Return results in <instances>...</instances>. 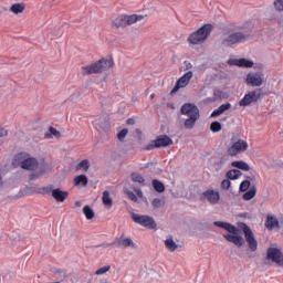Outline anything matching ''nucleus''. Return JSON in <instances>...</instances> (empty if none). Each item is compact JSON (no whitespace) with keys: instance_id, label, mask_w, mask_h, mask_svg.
Here are the masks:
<instances>
[{"instance_id":"1","label":"nucleus","mask_w":283,"mask_h":283,"mask_svg":"<svg viewBox=\"0 0 283 283\" xmlns=\"http://www.w3.org/2000/svg\"><path fill=\"white\" fill-rule=\"evenodd\" d=\"M114 67V59L102 57L101 60L92 63L91 65L82 66V76H88L91 74H103L107 70Z\"/></svg>"},{"instance_id":"61","label":"nucleus","mask_w":283,"mask_h":283,"mask_svg":"<svg viewBox=\"0 0 283 283\" xmlns=\"http://www.w3.org/2000/svg\"><path fill=\"white\" fill-rule=\"evenodd\" d=\"M137 191V196H143V191L140 190H136Z\"/></svg>"},{"instance_id":"40","label":"nucleus","mask_w":283,"mask_h":283,"mask_svg":"<svg viewBox=\"0 0 283 283\" xmlns=\"http://www.w3.org/2000/svg\"><path fill=\"white\" fill-rule=\"evenodd\" d=\"M127 134H129V129H127V128L122 129L117 134V139L119 140V143H125V138H126Z\"/></svg>"},{"instance_id":"32","label":"nucleus","mask_w":283,"mask_h":283,"mask_svg":"<svg viewBox=\"0 0 283 283\" xmlns=\"http://www.w3.org/2000/svg\"><path fill=\"white\" fill-rule=\"evenodd\" d=\"M200 117H188L186 120H185V128L186 129H193V127H196V122L199 120Z\"/></svg>"},{"instance_id":"54","label":"nucleus","mask_w":283,"mask_h":283,"mask_svg":"<svg viewBox=\"0 0 283 283\" xmlns=\"http://www.w3.org/2000/svg\"><path fill=\"white\" fill-rule=\"evenodd\" d=\"M8 135V130H6V128L0 126V138H3V136Z\"/></svg>"},{"instance_id":"17","label":"nucleus","mask_w":283,"mask_h":283,"mask_svg":"<svg viewBox=\"0 0 283 283\" xmlns=\"http://www.w3.org/2000/svg\"><path fill=\"white\" fill-rule=\"evenodd\" d=\"M51 196L56 202H65L70 198V192L61 188H53Z\"/></svg>"},{"instance_id":"24","label":"nucleus","mask_w":283,"mask_h":283,"mask_svg":"<svg viewBox=\"0 0 283 283\" xmlns=\"http://www.w3.org/2000/svg\"><path fill=\"white\" fill-rule=\"evenodd\" d=\"M9 11L12 12V14H23V12H25V3H13Z\"/></svg>"},{"instance_id":"18","label":"nucleus","mask_w":283,"mask_h":283,"mask_svg":"<svg viewBox=\"0 0 283 283\" xmlns=\"http://www.w3.org/2000/svg\"><path fill=\"white\" fill-rule=\"evenodd\" d=\"M223 238L228 242H231L232 244L238 247V249L244 247V238L240 234H223Z\"/></svg>"},{"instance_id":"5","label":"nucleus","mask_w":283,"mask_h":283,"mask_svg":"<svg viewBox=\"0 0 283 283\" xmlns=\"http://www.w3.org/2000/svg\"><path fill=\"white\" fill-rule=\"evenodd\" d=\"M251 39L250 34H245L244 32H233L227 38H224L221 42L223 48H231V45H238L240 43H247V41Z\"/></svg>"},{"instance_id":"51","label":"nucleus","mask_w":283,"mask_h":283,"mask_svg":"<svg viewBox=\"0 0 283 283\" xmlns=\"http://www.w3.org/2000/svg\"><path fill=\"white\" fill-rule=\"evenodd\" d=\"M220 115H222V111H220L219 107L211 113V117L212 118H216V117H218Z\"/></svg>"},{"instance_id":"42","label":"nucleus","mask_w":283,"mask_h":283,"mask_svg":"<svg viewBox=\"0 0 283 283\" xmlns=\"http://www.w3.org/2000/svg\"><path fill=\"white\" fill-rule=\"evenodd\" d=\"M231 188V179L227 178L221 181V189H224L226 191H229Z\"/></svg>"},{"instance_id":"44","label":"nucleus","mask_w":283,"mask_h":283,"mask_svg":"<svg viewBox=\"0 0 283 283\" xmlns=\"http://www.w3.org/2000/svg\"><path fill=\"white\" fill-rule=\"evenodd\" d=\"M151 206L154 207V209H160V207H163V200L160 198H155L151 201Z\"/></svg>"},{"instance_id":"57","label":"nucleus","mask_w":283,"mask_h":283,"mask_svg":"<svg viewBox=\"0 0 283 283\" xmlns=\"http://www.w3.org/2000/svg\"><path fill=\"white\" fill-rule=\"evenodd\" d=\"M112 243H103L102 244V247L104 248V249H108V247H113V245H111Z\"/></svg>"},{"instance_id":"53","label":"nucleus","mask_w":283,"mask_h":283,"mask_svg":"<svg viewBox=\"0 0 283 283\" xmlns=\"http://www.w3.org/2000/svg\"><path fill=\"white\" fill-rule=\"evenodd\" d=\"M184 65H185V71L187 72V70H191V67H193V65L191 64V62L189 61H185L184 62Z\"/></svg>"},{"instance_id":"60","label":"nucleus","mask_w":283,"mask_h":283,"mask_svg":"<svg viewBox=\"0 0 283 283\" xmlns=\"http://www.w3.org/2000/svg\"><path fill=\"white\" fill-rule=\"evenodd\" d=\"M75 207H82L81 201H75Z\"/></svg>"},{"instance_id":"43","label":"nucleus","mask_w":283,"mask_h":283,"mask_svg":"<svg viewBox=\"0 0 283 283\" xmlns=\"http://www.w3.org/2000/svg\"><path fill=\"white\" fill-rule=\"evenodd\" d=\"M273 6L276 12H283V0H275Z\"/></svg>"},{"instance_id":"59","label":"nucleus","mask_w":283,"mask_h":283,"mask_svg":"<svg viewBox=\"0 0 283 283\" xmlns=\"http://www.w3.org/2000/svg\"><path fill=\"white\" fill-rule=\"evenodd\" d=\"M0 187H3V177L0 175Z\"/></svg>"},{"instance_id":"23","label":"nucleus","mask_w":283,"mask_h":283,"mask_svg":"<svg viewBox=\"0 0 283 283\" xmlns=\"http://www.w3.org/2000/svg\"><path fill=\"white\" fill-rule=\"evenodd\" d=\"M28 154L25 153H19L14 156L13 165L14 167H23V163H25V159L28 158Z\"/></svg>"},{"instance_id":"36","label":"nucleus","mask_w":283,"mask_h":283,"mask_svg":"<svg viewBox=\"0 0 283 283\" xmlns=\"http://www.w3.org/2000/svg\"><path fill=\"white\" fill-rule=\"evenodd\" d=\"M254 63L248 59H239V67H253Z\"/></svg>"},{"instance_id":"31","label":"nucleus","mask_w":283,"mask_h":283,"mask_svg":"<svg viewBox=\"0 0 283 283\" xmlns=\"http://www.w3.org/2000/svg\"><path fill=\"white\" fill-rule=\"evenodd\" d=\"M165 247L171 253H174V251H176V249H178V244L176 243V241H174V238H171V237L165 241Z\"/></svg>"},{"instance_id":"28","label":"nucleus","mask_w":283,"mask_h":283,"mask_svg":"<svg viewBox=\"0 0 283 283\" xmlns=\"http://www.w3.org/2000/svg\"><path fill=\"white\" fill-rule=\"evenodd\" d=\"M102 202H103V205H105V207H112V205H114V200L109 196V191L108 190H105L103 192Z\"/></svg>"},{"instance_id":"26","label":"nucleus","mask_w":283,"mask_h":283,"mask_svg":"<svg viewBox=\"0 0 283 283\" xmlns=\"http://www.w3.org/2000/svg\"><path fill=\"white\" fill-rule=\"evenodd\" d=\"M240 176H242V171L238 169H231L226 174V178H228V180H238Z\"/></svg>"},{"instance_id":"39","label":"nucleus","mask_w":283,"mask_h":283,"mask_svg":"<svg viewBox=\"0 0 283 283\" xmlns=\"http://www.w3.org/2000/svg\"><path fill=\"white\" fill-rule=\"evenodd\" d=\"M226 231H228V233H231V235H238V233L240 232V229H238L235 226L228 223L226 226Z\"/></svg>"},{"instance_id":"19","label":"nucleus","mask_w":283,"mask_h":283,"mask_svg":"<svg viewBox=\"0 0 283 283\" xmlns=\"http://www.w3.org/2000/svg\"><path fill=\"white\" fill-rule=\"evenodd\" d=\"M21 169H27L28 171H34V169H39V160L34 157L27 156Z\"/></svg>"},{"instance_id":"8","label":"nucleus","mask_w":283,"mask_h":283,"mask_svg":"<svg viewBox=\"0 0 283 283\" xmlns=\"http://www.w3.org/2000/svg\"><path fill=\"white\" fill-rule=\"evenodd\" d=\"M238 226L242 229L244 233V238L249 244L250 251H258V240L255 239V234H253V230H251V228L244 222H239Z\"/></svg>"},{"instance_id":"38","label":"nucleus","mask_w":283,"mask_h":283,"mask_svg":"<svg viewBox=\"0 0 283 283\" xmlns=\"http://www.w3.org/2000/svg\"><path fill=\"white\" fill-rule=\"evenodd\" d=\"M130 178H132L133 182H138L139 185H143V182H145V178L143 176H140V174H138V172H133L130 175Z\"/></svg>"},{"instance_id":"29","label":"nucleus","mask_w":283,"mask_h":283,"mask_svg":"<svg viewBox=\"0 0 283 283\" xmlns=\"http://www.w3.org/2000/svg\"><path fill=\"white\" fill-rule=\"evenodd\" d=\"M83 213L86 220H94V217L96 216V213L94 212V209H92L91 206H84Z\"/></svg>"},{"instance_id":"25","label":"nucleus","mask_w":283,"mask_h":283,"mask_svg":"<svg viewBox=\"0 0 283 283\" xmlns=\"http://www.w3.org/2000/svg\"><path fill=\"white\" fill-rule=\"evenodd\" d=\"M53 190H54V186L48 185V186L32 190V193H40L41 196H48V193H51L52 196Z\"/></svg>"},{"instance_id":"30","label":"nucleus","mask_w":283,"mask_h":283,"mask_svg":"<svg viewBox=\"0 0 283 283\" xmlns=\"http://www.w3.org/2000/svg\"><path fill=\"white\" fill-rule=\"evenodd\" d=\"M255 193H258V189L255 186H252L250 190L243 193V200H253V198H255Z\"/></svg>"},{"instance_id":"58","label":"nucleus","mask_w":283,"mask_h":283,"mask_svg":"<svg viewBox=\"0 0 283 283\" xmlns=\"http://www.w3.org/2000/svg\"><path fill=\"white\" fill-rule=\"evenodd\" d=\"M35 178H39V176H36V175H31L30 176V180H34Z\"/></svg>"},{"instance_id":"41","label":"nucleus","mask_w":283,"mask_h":283,"mask_svg":"<svg viewBox=\"0 0 283 283\" xmlns=\"http://www.w3.org/2000/svg\"><path fill=\"white\" fill-rule=\"evenodd\" d=\"M112 269V265H105L103 268H99L98 270L95 271V275H105L107 271Z\"/></svg>"},{"instance_id":"50","label":"nucleus","mask_w":283,"mask_h":283,"mask_svg":"<svg viewBox=\"0 0 283 283\" xmlns=\"http://www.w3.org/2000/svg\"><path fill=\"white\" fill-rule=\"evenodd\" d=\"M228 65H235L237 67H240V59L228 60Z\"/></svg>"},{"instance_id":"56","label":"nucleus","mask_w":283,"mask_h":283,"mask_svg":"<svg viewBox=\"0 0 283 283\" xmlns=\"http://www.w3.org/2000/svg\"><path fill=\"white\" fill-rule=\"evenodd\" d=\"M126 123L127 125H136V120L134 118H128Z\"/></svg>"},{"instance_id":"46","label":"nucleus","mask_w":283,"mask_h":283,"mask_svg":"<svg viewBox=\"0 0 283 283\" xmlns=\"http://www.w3.org/2000/svg\"><path fill=\"white\" fill-rule=\"evenodd\" d=\"M222 91H220L219 88H216L213 91V98H216V101H222L223 96H222Z\"/></svg>"},{"instance_id":"63","label":"nucleus","mask_w":283,"mask_h":283,"mask_svg":"<svg viewBox=\"0 0 283 283\" xmlns=\"http://www.w3.org/2000/svg\"><path fill=\"white\" fill-rule=\"evenodd\" d=\"M102 283H109L107 280L103 281Z\"/></svg>"},{"instance_id":"37","label":"nucleus","mask_w":283,"mask_h":283,"mask_svg":"<svg viewBox=\"0 0 283 283\" xmlns=\"http://www.w3.org/2000/svg\"><path fill=\"white\" fill-rule=\"evenodd\" d=\"M210 130H212L213 134H218V132L222 130V124L220 122H212L210 125Z\"/></svg>"},{"instance_id":"49","label":"nucleus","mask_w":283,"mask_h":283,"mask_svg":"<svg viewBox=\"0 0 283 283\" xmlns=\"http://www.w3.org/2000/svg\"><path fill=\"white\" fill-rule=\"evenodd\" d=\"M55 274L59 275L61 277V280H65V277H67V272H65V270H56Z\"/></svg>"},{"instance_id":"15","label":"nucleus","mask_w":283,"mask_h":283,"mask_svg":"<svg viewBox=\"0 0 283 283\" xmlns=\"http://www.w3.org/2000/svg\"><path fill=\"white\" fill-rule=\"evenodd\" d=\"M95 129L99 132V134H107L109 129H112V125L109 124L108 117H99L95 120Z\"/></svg>"},{"instance_id":"33","label":"nucleus","mask_w":283,"mask_h":283,"mask_svg":"<svg viewBox=\"0 0 283 283\" xmlns=\"http://www.w3.org/2000/svg\"><path fill=\"white\" fill-rule=\"evenodd\" d=\"M153 187L155 189V191H157V193H164L165 191V184H163V181L160 180H153Z\"/></svg>"},{"instance_id":"16","label":"nucleus","mask_w":283,"mask_h":283,"mask_svg":"<svg viewBox=\"0 0 283 283\" xmlns=\"http://www.w3.org/2000/svg\"><path fill=\"white\" fill-rule=\"evenodd\" d=\"M200 200H208L210 205H218L220 202V192L208 189L202 192Z\"/></svg>"},{"instance_id":"14","label":"nucleus","mask_w":283,"mask_h":283,"mask_svg":"<svg viewBox=\"0 0 283 283\" xmlns=\"http://www.w3.org/2000/svg\"><path fill=\"white\" fill-rule=\"evenodd\" d=\"M245 83L250 87H261V85L264 83V80L260 73H249L247 75Z\"/></svg>"},{"instance_id":"45","label":"nucleus","mask_w":283,"mask_h":283,"mask_svg":"<svg viewBox=\"0 0 283 283\" xmlns=\"http://www.w3.org/2000/svg\"><path fill=\"white\" fill-rule=\"evenodd\" d=\"M126 196L132 200L133 202H138V197H136V193L132 190L126 191Z\"/></svg>"},{"instance_id":"47","label":"nucleus","mask_w":283,"mask_h":283,"mask_svg":"<svg viewBox=\"0 0 283 283\" xmlns=\"http://www.w3.org/2000/svg\"><path fill=\"white\" fill-rule=\"evenodd\" d=\"M219 109L221 111V114H224V112H228V109H231V103H226L220 105Z\"/></svg>"},{"instance_id":"9","label":"nucleus","mask_w":283,"mask_h":283,"mask_svg":"<svg viewBox=\"0 0 283 283\" xmlns=\"http://www.w3.org/2000/svg\"><path fill=\"white\" fill-rule=\"evenodd\" d=\"M191 78H193V72L192 71H188L186 72L176 83V85L174 86V88L170 92V96H174V94H177L181 87H187V85H189V83L191 82Z\"/></svg>"},{"instance_id":"62","label":"nucleus","mask_w":283,"mask_h":283,"mask_svg":"<svg viewBox=\"0 0 283 283\" xmlns=\"http://www.w3.org/2000/svg\"><path fill=\"white\" fill-rule=\"evenodd\" d=\"M154 96H155V95H154V94H151V95H150V98H151V99H154Z\"/></svg>"},{"instance_id":"34","label":"nucleus","mask_w":283,"mask_h":283,"mask_svg":"<svg viewBox=\"0 0 283 283\" xmlns=\"http://www.w3.org/2000/svg\"><path fill=\"white\" fill-rule=\"evenodd\" d=\"M52 136H54L55 138H61V132L50 126L49 133L44 134V138H52Z\"/></svg>"},{"instance_id":"7","label":"nucleus","mask_w":283,"mask_h":283,"mask_svg":"<svg viewBox=\"0 0 283 283\" xmlns=\"http://www.w3.org/2000/svg\"><path fill=\"white\" fill-rule=\"evenodd\" d=\"M132 220L136 224H140V227H145L146 229H151V230L158 229V224L156 223V220H154L153 217H149L147 214L132 213Z\"/></svg>"},{"instance_id":"21","label":"nucleus","mask_w":283,"mask_h":283,"mask_svg":"<svg viewBox=\"0 0 283 283\" xmlns=\"http://www.w3.org/2000/svg\"><path fill=\"white\" fill-rule=\"evenodd\" d=\"M231 167H234V169L241 170V171H251V166L247 161L238 160L232 161Z\"/></svg>"},{"instance_id":"20","label":"nucleus","mask_w":283,"mask_h":283,"mask_svg":"<svg viewBox=\"0 0 283 283\" xmlns=\"http://www.w3.org/2000/svg\"><path fill=\"white\" fill-rule=\"evenodd\" d=\"M265 227L269 231H273V229H280V221L277 218L268 214L266 220H265Z\"/></svg>"},{"instance_id":"48","label":"nucleus","mask_w":283,"mask_h":283,"mask_svg":"<svg viewBox=\"0 0 283 283\" xmlns=\"http://www.w3.org/2000/svg\"><path fill=\"white\" fill-rule=\"evenodd\" d=\"M227 224H229V222H224V221H214L213 226L214 227H219L220 229H227Z\"/></svg>"},{"instance_id":"10","label":"nucleus","mask_w":283,"mask_h":283,"mask_svg":"<svg viewBox=\"0 0 283 283\" xmlns=\"http://www.w3.org/2000/svg\"><path fill=\"white\" fill-rule=\"evenodd\" d=\"M266 260H271L276 266H283L282 250L277 248H269L266 251Z\"/></svg>"},{"instance_id":"22","label":"nucleus","mask_w":283,"mask_h":283,"mask_svg":"<svg viewBox=\"0 0 283 283\" xmlns=\"http://www.w3.org/2000/svg\"><path fill=\"white\" fill-rule=\"evenodd\" d=\"M87 182L88 179L86 175H80L73 179L74 187H87Z\"/></svg>"},{"instance_id":"11","label":"nucleus","mask_w":283,"mask_h":283,"mask_svg":"<svg viewBox=\"0 0 283 283\" xmlns=\"http://www.w3.org/2000/svg\"><path fill=\"white\" fill-rule=\"evenodd\" d=\"M180 112L184 116H188V118L200 117V109L196 104L185 103L181 106Z\"/></svg>"},{"instance_id":"6","label":"nucleus","mask_w":283,"mask_h":283,"mask_svg":"<svg viewBox=\"0 0 283 283\" xmlns=\"http://www.w3.org/2000/svg\"><path fill=\"white\" fill-rule=\"evenodd\" d=\"M171 145H174V139H171V137L168 135H159L143 149L144 151H151V149H160V147H169Z\"/></svg>"},{"instance_id":"12","label":"nucleus","mask_w":283,"mask_h":283,"mask_svg":"<svg viewBox=\"0 0 283 283\" xmlns=\"http://www.w3.org/2000/svg\"><path fill=\"white\" fill-rule=\"evenodd\" d=\"M247 149H249L247 140L239 139L228 148V154L229 156H238V154H242V151H247Z\"/></svg>"},{"instance_id":"55","label":"nucleus","mask_w":283,"mask_h":283,"mask_svg":"<svg viewBox=\"0 0 283 283\" xmlns=\"http://www.w3.org/2000/svg\"><path fill=\"white\" fill-rule=\"evenodd\" d=\"M205 103H216V98L214 97H207L205 99Z\"/></svg>"},{"instance_id":"52","label":"nucleus","mask_w":283,"mask_h":283,"mask_svg":"<svg viewBox=\"0 0 283 283\" xmlns=\"http://www.w3.org/2000/svg\"><path fill=\"white\" fill-rule=\"evenodd\" d=\"M224 165V161H217L214 163L216 171H220Z\"/></svg>"},{"instance_id":"27","label":"nucleus","mask_w":283,"mask_h":283,"mask_svg":"<svg viewBox=\"0 0 283 283\" xmlns=\"http://www.w3.org/2000/svg\"><path fill=\"white\" fill-rule=\"evenodd\" d=\"M91 167L90 160L84 159L80 164L76 165L75 170L76 171H88Z\"/></svg>"},{"instance_id":"3","label":"nucleus","mask_w":283,"mask_h":283,"mask_svg":"<svg viewBox=\"0 0 283 283\" xmlns=\"http://www.w3.org/2000/svg\"><path fill=\"white\" fill-rule=\"evenodd\" d=\"M143 19H145V15L120 14L112 21V25L118 30L119 28H127V25H134V23H137V21H143Z\"/></svg>"},{"instance_id":"4","label":"nucleus","mask_w":283,"mask_h":283,"mask_svg":"<svg viewBox=\"0 0 283 283\" xmlns=\"http://www.w3.org/2000/svg\"><path fill=\"white\" fill-rule=\"evenodd\" d=\"M264 96H269V93H264L262 88H255L244 95L242 99H240V107H249V105H253L258 103V101H262Z\"/></svg>"},{"instance_id":"35","label":"nucleus","mask_w":283,"mask_h":283,"mask_svg":"<svg viewBox=\"0 0 283 283\" xmlns=\"http://www.w3.org/2000/svg\"><path fill=\"white\" fill-rule=\"evenodd\" d=\"M249 187H251V181L249 179L243 180L239 186V191L244 193L249 191Z\"/></svg>"},{"instance_id":"2","label":"nucleus","mask_w":283,"mask_h":283,"mask_svg":"<svg viewBox=\"0 0 283 283\" xmlns=\"http://www.w3.org/2000/svg\"><path fill=\"white\" fill-rule=\"evenodd\" d=\"M211 32H213V25L207 23L189 35L188 43L190 45H200L211 36Z\"/></svg>"},{"instance_id":"13","label":"nucleus","mask_w":283,"mask_h":283,"mask_svg":"<svg viewBox=\"0 0 283 283\" xmlns=\"http://www.w3.org/2000/svg\"><path fill=\"white\" fill-rule=\"evenodd\" d=\"M109 247H118L119 249H127L130 247L132 249H136V243H134L132 238H125V234H122L119 238H116Z\"/></svg>"}]
</instances>
